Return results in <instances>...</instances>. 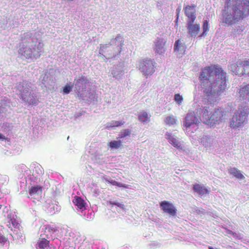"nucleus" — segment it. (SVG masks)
Wrapping results in <instances>:
<instances>
[{"mask_svg": "<svg viewBox=\"0 0 249 249\" xmlns=\"http://www.w3.org/2000/svg\"><path fill=\"white\" fill-rule=\"evenodd\" d=\"M226 72L218 65H211L202 69L199 80L203 92L208 96L223 92L227 87Z\"/></svg>", "mask_w": 249, "mask_h": 249, "instance_id": "nucleus-1", "label": "nucleus"}, {"mask_svg": "<svg viewBox=\"0 0 249 249\" xmlns=\"http://www.w3.org/2000/svg\"><path fill=\"white\" fill-rule=\"evenodd\" d=\"M249 16V0H225L221 23L231 25Z\"/></svg>", "mask_w": 249, "mask_h": 249, "instance_id": "nucleus-2", "label": "nucleus"}, {"mask_svg": "<svg viewBox=\"0 0 249 249\" xmlns=\"http://www.w3.org/2000/svg\"><path fill=\"white\" fill-rule=\"evenodd\" d=\"M124 42L123 38L119 34L115 38L111 39L109 43L101 44L99 53L107 59L115 57L120 54Z\"/></svg>", "mask_w": 249, "mask_h": 249, "instance_id": "nucleus-3", "label": "nucleus"}, {"mask_svg": "<svg viewBox=\"0 0 249 249\" xmlns=\"http://www.w3.org/2000/svg\"><path fill=\"white\" fill-rule=\"evenodd\" d=\"M41 44L39 42L37 44V42L33 39L31 41H23L18 50V53L26 59H37L41 55L40 53L42 50Z\"/></svg>", "mask_w": 249, "mask_h": 249, "instance_id": "nucleus-4", "label": "nucleus"}, {"mask_svg": "<svg viewBox=\"0 0 249 249\" xmlns=\"http://www.w3.org/2000/svg\"><path fill=\"white\" fill-rule=\"evenodd\" d=\"M19 90V97L25 103L29 105H36L38 100L36 96L31 93V87L25 82H20L18 87Z\"/></svg>", "mask_w": 249, "mask_h": 249, "instance_id": "nucleus-5", "label": "nucleus"}, {"mask_svg": "<svg viewBox=\"0 0 249 249\" xmlns=\"http://www.w3.org/2000/svg\"><path fill=\"white\" fill-rule=\"evenodd\" d=\"M249 114V107L245 106L239 108L230 122V126L235 128L240 126Z\"/></svg>", "mask_w": 249, "mask_h": 249, "instance_id": "nucleus-6", "label": "nucleus"}, {"mask_svg": "<svg viewBox=\"0 0 249 249\" xmlns=\"http://www.w3.org/2000/svg\"><path fill=\"white\" fill-rule=\"evenodd\" d=\"M230 70L232 73L239 76L246 74L245 59H239L235 62L231 64Z\"/></svg>", "mask_w": 249, "mask_h": 249, "instance_id": "nucleus-7", "label": "nucleus"}, {"mask_svg": "<svg viewBox=\"0 0 249 249\" xmlns=\"http://www.w3.org/2000/svg\"><path fill=\"white\" fill-rule=\"evenodd\" d=\"M140 69L145 76L152 75L155 71L153 61L144 59L140 62Z\"/></svg>", "mask_w": 249, "mask_h": 249, "instance_id": "nucleus-8", "label": "nucleus"}, {"mask_svg": "<svg viewBox=\"0 0 249 249\" xmlns=\"http://www.w3.org/2000/svg\"><path fill=\"white\" fill-rule=\"evenodd\" d=\"M209 107H202L196 110V113L199 119L204 123L209 124L211 113Z\"/></svg>", "mask_w": 249, "mask_h": 249, "instance_id": "nucleus-9", "label": "nucleus"}, {"mask_svg": "<svg viewBox=\"0 0 249 249\" xmlns=\"http://www.w3.org/2000/svg\"><path fill=\"white\" fill-rule=\"evenodd\" d=\"M160 209L163 212L170 216H175L177 214V209L174 205L169 201L164 200L160 203Z\"/></svg>", "mask_w": 249, "mask_h": 249, "instance_id": "nucleus-10", "label": "nucleus"}, {"mask_svg": "<svg viewBox=\"0 0 249 249\" xmlns=\"http://www.w3.org/2000/svg\"><path fill=\"white\" fill-rule=\"evenodd\" d=\"M195 20L187 21L186 28L188 33L192 37H196L200 30V24L195 23Z\"/></svg>", "mask_w": 249, "mask_h": 249, "instance_id": "nucleus-11", "label": "nucleus"}, {"mask_svg": "<svg viewBox=\"0 0 249 249\" xmlns=\"http://www.w3.org/2000/svg\"><path fill=\"white\" fill-rule=\"evenodd\" d=\"M224 114V111L221 109L215 108L211 115L209 125H213L214 124H219L222 121Z\"/></svg>", "mask_w": 249, "mask_h": 249, "instance_id": "nucleus-12", "label": "nucleus"}, {"mask_svg": "<svg viewBox=\"0 0 249 249\" xmlns=\"http://www.w3.org/2000/svg\"><path fill=\"white\" fill-rule=\"evenodd\" d=\"M196 6L195 4L187 5L184 7L183 11L187 17V21L196 20Z\"/></svg>", "mask_w": 249, "mask_h": 249, "instance_id": "nucleus-13", "label": "nucleus"}, {"mask_svg": "<svg viewBox=\"0 0 249 249\" xmlns=\"http://www.w3.org/2000/svg\"><path fill=\"white\" fill-rule=\"evenodd\" d=\"M44 232L46 238L54 239L55 238V233L58 232V228L54 225L48 224L45 226Z\"/></svg>", "mask_w": 249, "mask_h": 249, "instance_id": "nucleus-14", "label": "nucleus"}, {"mask_svg": "<svg viewBox=\"0 0 249 249\" xmlns=\"http://www.w3.org/2000/svg\"><path fill=\"white\" fill-rule=\"evenodd\" d=\"M75 88L78 91H85L87 88V84L89 83L88 79L85 76H81L78 79H75Z\"/></svg>", "mask_w": 249, "mask_h": 249, "instance_id": "nucleus-15", "label": "nucleus"}, {"mask_svg": "<svg viewBox=\"0 0 249 249\" xmlns=\"http://www.w3.org/2000/svg\"><path fill=\"white\" fill-rule=\"evenodd\" d=\"M199 123L198 119H197L195 115L192 113H189L187 114L184 124L186 127L188 128L190 127L193 124H197Z\"/></svg>", "mask_w": 249, "mask_h": 249, "instance_id": "nucleus-16", "label": "nucleus"}, {"mask_svg": "<svg viewBox=\"0 0 249 249\" xmlns=\"http://www.w3.org/2000/svg\"><path fill=\"white\" fill-rule=\"evenodd\" d=\"M29 196H28L31 199H36V196H41L42 193V187L39 185L31 187L29 190Z\"/></svg>", "mask_w": 249, "mask_h": 249, "instance_id": "nucleus-17", "label": "nucleus"}, {"mask_svg": "<svg viewBox=\"0 0 249 249\" xmlns=\"http://www.w3.org/2000/svg\"><path fill=\"white\" fill-rule=\"evenodd\" d=\"M238 94L243 100L249 101V84L240 87Z\"/></svg>", "mask_w": 249, "mask_h": 249, "instance_id": "nucleus-18", "label": "nucleus"}, {"mask_svg": "<svg viewBox=\"0 0 249 249\" xmlns=\"http://www.w3.org/2000/svg\"><path fill=\"white\" fill-rule=\"evenodd\" d=\"M165 137L166 139L168 140L169 142L175 147L178 149H182L180 142L173 136H172V134L167 132L165 134Z\"/></svg>", "mask_w": 249, "mask_h": 249, "instance_id": "nucleus-19", "label": "nucleus"}, {"mask_svg": "<svg viewBox=\"0 0 249 249\" xmlns=\"http://www.w3.org/2000/svg\"><path fill=\"white\" fill-rule=\"evenodd\" d=\"M194 191L200 195H204L209 193L207 188L204 186L199 184L196 183L193 185Z\"/></svg>", "mask_w": 249, "mask_h": 249, "instance_id": "nucleus-20", "label": "nucleus"}, {"mask_svg": "<svg viewBox=\"0 0 249 249\" xmlns=\"http://www.w3.org/2000/svg\"><path fill=\"white\" fill-rule=\"evenodd\" d=\"M186 47L184 44H182L180 40L176 41L174 44V51L179 52V53H184L185 52Z\"/></svg>", "mask_w": 249, "mask_h": 249, "instance_id": "nucleus-21", "label": "nucleus"}, {"mask_svg": "<svg viewBox=\"0 0 249 249\" xmlns=\"http://www.w3.org/2000/svg\"><path fill=\"white\" fill-rule=\"evenodd\" d=\"M72 202L79 209H82L85 208L86 204L84 200L78 196H75Z\"/></svg>", "mask_w": 249, "mask_h": 249, "instance_id": "nucleus-22", "label": "nucleus"}, {"mask_svg": "<svg viewBox=\"0 0 249 249\" xmlns=\"http://www.w3.org/2000/svg\"><path fill=\"white\" fill-rule=\"evenodd\" d=\"M37 249H49V241L45 238H41L37 242Z\"/></svg>", "mask_w": 249, "mask_h": 249, "instance_id": "nucleus-23", "label": "nucleus"}, {"mask_svg": "<svg viewBox=\"0 0 249 249\" xmlns=\"http://www.w3.org/2000/svg\"><path fill=\"white\" fill-rule=\"evenodd\" d=\"M165 46V42L162 39H160L158 40L155 44V49L156 52L159 53H161L165 51L164 47Z\"/></svg>", "mask_w": 249, "mask_h": 249, "instance_id": "nucleus-24", "label": "nucleus"}, {"mask_svg": "<svg viewBox=\"0 0 249 249\" xmlns=\"http://www.w3.org/2000/svg\"><path fill=\"white\" fill-rule=\"evenodd\" d=\"M210 29V25L209 21L204 20L202 23V33L199 35V37L205 36L208 34V32Z\"/></svg>", "mask_w": 249, "mask_h": 249, "instance_id": "nucleus-25", "label": "nucleus"}, {"mask_svg": "<svg viewBox=\"0 0 249 249\" xmlns=\"http://www.w3.org/2000/svg\"><path fill=\"white\" fill-rule=\"evenodd\" d=\"M229 171L230 174L232 175L237 178L241 179H245L244 175L242 174L240 171L236 168H231L229 169Z\"/></svg>", "mask_w": 249, "mask_h": 249, "instance_id": "nucleus-26", "label": "nucleus"}, {"mask_svg": "<svg viewBox=\"0 0 249 249\" xmlns=\"http://www.w3.org/2000/svg\"><path fill=\"white\" fill-rule=\"evenodd\" d=\"M139 120L142 123H145L149 122L150 119L148 113L145 111H142L138 115Z\"/></svg>", "mask_w": 249, "mask_h": 249, "instance_id": "nucleus-27", "label": "nucleus"}, {"mask_svg": "<svg viewBox=\"0 0 249 249\" xmlns=\"http://www.w3.org/2000/svg\"><path fill=\"white\" fill-rule=\"evenodd\" d=\"M108 145L112 149H118L122 145L121 141H113L109 142Z\"/></svg>", "mask_w": 249, "mask_h": 249, "instance_id": "nucleus-28", "label": "nucleus"}, {"mask_svg": "<svg viewBox=\"0 0 249 249\" xmlns=\"http://www.w3.org/2000/svg\"><path fill=\"white\" fill-rule=\"evenodd\" d=\"M166 124L169 126L174 125L176 124V119L174 116H167L165 119Z\"/></svg>", "mask_w": 249, "mask_h": 249, "instance_id": "nucleus-29", "label": "nucleus"}, {"mask_svg": "<svg viewBox=\"0 0 249 249\" xmlns=\"http://www.w3.org/2000/svg\"><path fill=\"white\" fill-rule=\"evenodd\" d=\"M124 121H112L111 123H108L107 127H118L124 124Z\"/></svg>", "mask_w": 249, "mask_h": 249, "instance_id": "nucleus-30", "label": "nucleus"}, {"mask_svg": "<svg viewBox=\"0 0 249 249\" xmlns=\"http://www.w3.org/2000/svg\"><path fill=\"white\" fill-rule=\"evenodd\" d=\"M106 181L108 182V183H110L111 184H112L113 185L117 186L119 187H123L124 188H128V185H125V184H123L121 183L118 182L114 180H109L107 179Z\"/></svg>", "mask_w": 249, "mask_h": 249, "instance_id": "nucleus-31", "label": "nucleus"}, {"mask_svg": "<svg viewBox=\"0 0 249 249\" xmlns=\"http://www.w3.org/2000/svg\"><path fill=\"white\" fill-rule=\"evenodd\" d=\"M73 85L70 84H67L63 88V93L64 94H69L72 90L73 88Z\"/></svg>", "mask_w": 249, "mask_h": 249, "instance_id": "nucleus-32", "label": "nucleus"}, {"mask_svg": "<svg viewBox=\"0 0 249 249\" xmlns=\"http://www.w3.org/2000/svg\"><path fill=\"white\" fill-rule=\"evenodd\" d=\"M131 133V131L129 129H125L121 131L120 135V138H123L129 136Z\"/></svg>", "mask_w": 249, "mask_h": 249, "instance_id": "nucleus-33", "label": "nucleus"}, {"mask_svg": "<svg viewBox=\"0 0 249 249\" xmlns=\"http://www.w3.org/2000/svg\"><path fill=\"white\" fill-rule=\"evenodd\" d=\"M174 100L178 104L180 105L183 100V98L179 94H176L174 96Z\"/></svg>", "mask_w": 249, "mask_h": 249, "instance_id": "nucleus-34", "label": "nucleus"}, {"mask_svg": "<svg viewBox=\"0 0 249 249\" xmlns=\"http://www.w3.org/2000/svg\"><path fill=\"white\" fill-rule=\"evenodd\" d=\"M246 75L249 76V59H245Z\"/></svg>", "mask_w": 249, "mask_h": 249, "instance_id": "nucleus-35", "label": "nucleus"}, {"mask_svg": "<svg viewBox=\"0 0 249 249\" xmlns=\"http://www.w3.org/2000/svg\"><path fill=\"white\" fill-rule=\"evenodd\" d=\"M6 241H7L6 238L4 236L0 234V243H4Z\"/></svg>", "mask_w": 249, "mask_h": 249, "instance_id": "nucleus-36", "label": "nucleus"}, {"mask_svg": "<svg viewBox=\"0 0 249 249\" xmlns=\"http://www.w3.org/2000/svg\"><path fill=\"white\" fill-rule=\"evenodd\" d=\"M110 204L112 205H116V206H117L118 207H121V204L118 203V202H113V201H110Z\"/></svg>", "mask_w": 249, "mask_h": 249, "instance_id": "nucleus-37", "label": "nucleus"}, {"mask_svg": "<svg viewBox=\"0 0 249 249\" xmlns=\"http://www.w3.org/2000/svg\"><path fill=\"white\" fill-rule=\"evenodd\" d=\"M176 11H177V18H176V21L177 22L178 21V20L179 14V12H180V8H178Z\"/></svg>", "mask_w": 249, "mask_h": 249, "instance_id": "nucleus-38", "label": "nucleus"}, {"mask_svg": "<svg viewBox=\"0 0 249 249\" xmlns=\"http://www.w3.org/2000/svg\"><path fill=\"white\" fill-rule=\"evenodd\" d=\"M0 139L2 140H5V137L2 134L0 133Z\"/></svg>", "mask_w": 249, "mask_h": 249, "instance_id": "nucleus-39", "label": "nucleus"}, {"mask_svg": "<svg viewBox=\"0 0 249 249\" xmlns=\"http://www.w3.org/2000/svg\"><path fill=\"white\" fill-rule=\"evenodd\" d=\"M2 102H4V103H6V101L5 100H1V103H2Z\"/></svg>", "mask_w": 249, "mask_h": 249, "instance_id": "nucleus-40", "label": "nucleus"}, {"mask_svg": "<svg viewBox=\"0 0 249 249\" xmlns=\"http://www.w3.org/2000/svg\"><path fill=\"white\" fill-rule=\"evenodd\" d=\"M209 249H214L212 247L210 246Z\"/></svg>", "mask_w": 249, "mask_h": 249, "instance_id": "nucleus-41", "label": "nucleus"}, {"mask_svg": "<svg viewBox=\"0 0 249 249\" xmlns=\"http://www.w3.org/2000/svg\"><path fill=\"white\" fill-rule=\"evenodd\" d=\"M2 206V205H0V210L1 209V208Z\"/></svg>", "mask_w": 249, "mask_h": 249, "instance_id": "nucleus-42", "label": "nucleus"}]
</instances>
